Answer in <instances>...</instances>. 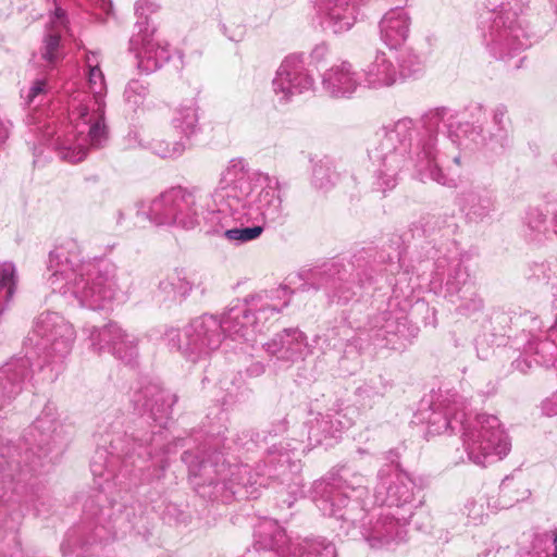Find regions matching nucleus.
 Returning <instances> with one entry per match:
<instances>
[{"label":"nucleus","mask_w":557,"mask_h":557,"mask_svg":"<svg viewBox=\"0 0 557 557\" xmlns=\"http://www.w3.org/2000/svg\"><path fill=\"white\" fill-rule=\"evenodd\" d=\"M392 54L398 71L401 73V79L417 75L424 70L426 57L412 47H406L399 51L392 50Z\"/></svg>","instance_id":"obj_33"},{"label":"nucleus","mask_w":557,"mask_h":557,"mask_svg":"<svg viewBox=\"0 0 557 557\" xmlns=\"http://www.w3.org/2000/svg\"><path fill=\"white\" fill-rule=\"evenodd\" d=\"M338 301H343V302H347L351 299L352 295L346 290H341L337 295H336Z\"/></svg>","instance_id":"obj_51"},{"label":"nucleus","mask_w":557,"mask_h":557,"mask_svg":"<svg viewBox=\"0 0 557 557\" xmlns=\"http://www.w3.org/2000/svg\"><path fill=\"white\" fill-rule=\"evenodd\" d=\"M370 387L368 385H363L361 387L358 388V394L360 397L364 398V397H369L370 396Z\"/></svg>","instance_id":"obj_52"},{"label":"nucleus","mask_w":557,"mask_h":557,"mask_svg":"<svg viewBox=\"0 0 557 557\" xmlns=\"http://www.w3.org/2000/svg\"><path fill=\"white\" fill-rule=\"evenodd\" d=\"M2 450V448L0 447V451Z\"/></svg>","instance_id":"obj_64"},{"label":"nucleus","mask_w":557,"mask_h":557,"mask_svg":"<svg viewBox=\"0 0 557 557\" xmlns=\"http://www.w3.org/2000/svg\"><path fill=\"white\" fill-rule=\"evenodd\" d=\"M164 440L162 432H153L152 435H149L145 438H136L134 453L138 455L139 458L147 456L149 458L153 457V451L160 446V443Z\"/></svg>","instance_id":"obj_36"},{"label":"nucleus","mask_w":557,"mask_h":557,"mask_svg":"<svg viewBox=\"0 0 557 557\" xmlns=\"http://www.w3.org/2000/svg\"><path fill=\"white\" fill-rule=\"evenodd\" d=\"M412 18L409 12L401 5L386 11L379 22L381 40L389 50H398L408 40L411 30Z\"/></svg>","instance_id":"obj_24"},{"label":"nucleus","mask_w":557,"mask_h":557,"mask_svg":"<svg viewBox=\"0 0 557 557\" xmlns=\"http://www.w3.org/2000/svg\"><path fill=\"white\" fill-rule=\"evenodd\" d=\"M133 401L137 408L149 412L153 421L163 428L170 418L176 396L157 384H148L136 392Z\"/></svg>","instance_id":"obj_23"},{"label":"nucleus","mask_w":557,"mask_h":557,"mask_svg":"<svg viewBox=\"0 0 557 557\" xmlns=\"http://www.w3.org/2000/svg\"><path fill=\"white\" fill-rule=\"evenodd\" d=\"M152 152L161 158H177L183 154L185 150V143L183 140H175L173 143L163 139H153L150 144Z\"/></svg>","instance_id":"obj_35"},{"label":"nucleus","mask_w":557,"mask_h":557,"mask_svg":"<svg viewBox=\"0 0 557 557\" xmlns=\"http://www.w3.org/2000/svg\"><path fill=\"white\" fill-rule=\"evenodd\" d=\"M18 271L14 262H0V309L7 311L18 288Z\"/></svg>","instance_id":"obj_32"},{"label":"nucleus","mask_w":557,"mask_h":557,"mask_svg":"<svg viewBox=\"0 0 557 557\" xmlns=\"http://www.w3.org/2000/svg\"><path fill=\"white\" fill-rule=\"evenodd\" d=\"M315 89V79L306 67L302 54L292 53L283 59L272 79V91L282 104Z\"/></svg>","instance_id":"obj_17"},{"label":"nucleus","mask_w":557,"mask_h":557,"mask_svg":"<svg viewBox=\"0 0 557 557\" xmlns=\"http://www.w3.org/2000/svg\"><path fill=\"white\" fill-rule=\"evenodd\" d=\"M553 557H557V534L553 539Z\"/></svg>","instance_id":"obj_58"},{"label":"nucleus","mask_w":557,"mask_h":557,"mask_svg":"<svg viewBox=\"0 0 557 557\" xmlns=\"http://www.w3.org/2000/svg\"><path fill=\"white\" fill-rule=\"evenodd\" d=\"M282 306L274 304L267 294H258L237 301L219 319L203 314L183 329H170L164 339L170 349L177 350L186 360L196 363L220 347L224 336L245 342H255L263 332L267 321L277 314Z\"/></svg>","instance_id":"obj_3"},{"label":"nucleus","mask_w":557,"mask_h":557,"mask_svg":"<svg viewBox=\"0 0 557 557\" xmlns=\"http://www.w3.org/2000/svg\"><path fill=\"white\" fill-rule=\"evenodd\" d=\"M124 455H125V456H127V457H129V458H131V456H132V454H131V451H129V450H126V451L124 453Z\"/></svg>","instance_id":"obj_60"},{"label":"nucleus","mask_w":557,"mask_h":557,"mask_svg":"<svg viewBox=\"0 0 557 557\" xmlns=\"http://www.w3.org/2000/svg\"><path fill=\"white\" fill-rule=\"evenodd\" d=\"M486 8L495 16L490 29L488 46L495 58L509 63L530 45L518 14L522 12L520 0H487Z\"/></svg>","instance_id":"obj_13"},{"label":"nucleus","mask_w":557,"mask_h":557,"mask_svg":"<svg viewBox=\"0 0 557 557\" xmlns=\"http://www.w3.org/2000/svg\"><path fill=\"white\" fill-rule=\"evenodd\" d=\"M466 399L457 393H447L442 395L441 399L434 403L430 408L426 418L428 434L440 435L450 430L460 431V422L466 418Z\"/></svg>","instance_id":"obj_19"},{"label":"nucleus","mask_w":557,"mask_h":557,"mask_svg":"<svg viewBox=\"0 0 557 557\" xmlns=\"http://www.w3.org/2000/svg\"><path fill=\"white\" fill-rule=\"evenodd\" d=\"M382 319L385 321V324L375 323L373 327L386 329V331L389 332L391 323H388V319L386 318L385 313L383 314Z\"/></svg>","instance_id":"obj_53"},{"label":"nucleus","mask_w":557,"mask_h":557,"mask_svg":"<svg viewBox=\"0 0 557 557\" xmlns=\"http://www.w3.org/2000/svg\"><path fill=\"white\" fill-rule=\"evenodd\" d=\"M541 410L546 417L557 416V392L542 401Z\"/></svg>","instance_id":"obj_46"},{"label":"nucleus","mask_w":557,"mask_h":557,"mask_svg":"<svg viewBox=\"0 0 557 557\" xmlns=\"http://www.w3.org/2000/svg\"><path fill=\"white\" fill-rule=\"evenodd\" d=\"M363 86L369 89L389 88L401 81V73L396 66L392 51H380L363 69Z\"/></svg>","instance_id":"obj_27"},{"label":"nucleus","mask_w":557,"mask_h":557,"mask_svg":"<svg viewBox=\"0 0 557 557\" xmlns=\"http://www.w3.org/2000/svg\"><path fill=\"white\" fill-rule=\"evenodd\" d=\"M159 290L164 294L165 298L177 295L176 289H175V282H174V280H171V278L161 281L159 283Z\"/></svg>","instance_id":"obj_47"},{"label":"nucleus","mask_w":557,"mask_h":557,"mask_svg":"<svg viewBox=\"0 0 557 557\" xmlns=\"http://www.w3.org/2000/svg\"><path fill=\"white\" fill-rule=\"evenodd\" d=\"M66 28L67 18L65 12L61 8L55 7L50 17L48 33L45 36L41 49V59L46 61L49 66H53L61 59L60 39Z\"/></svg>","instance_id":"obj_29"},{"label":"nucleus","mask_w":557,"mask_h":557,"mask_svg":"<svg viewBox=\"0 0 557 557\" xmlns=\"http://www.w3.org/2000/svg\"><path fill=\"white\" fill-rule=\"evenodd\" d=\"M47 283L53 293L73 297L90 310H110L126 301L127 290L115 270L96 260H85L81 244L65 239L50 251Z\"/></svg>","instance_id":"obj_4"},{"label":"nucleus","mask_w":557,"mask_h":557,"mask_svg":"<svg viewBox=\"0 0 557 557\" xmlns=\"http://www.w3.org/2000/svg\"><path fill=\"white\" fill-rule=\"evenodd\" d=\"M529 495H530L529 490L523 488V491H522V492H521L517 497H515V498H513V500H515V502H519V500H521V499L527 498Z\"/></svg>","instance_id":"obj_55"},{"label":"nucleus","mask_w":557,"mask_h":557,"mask_svg":"<svg viewBox=\"0 0 557 557\" xmlns=\"http://www.w3.org/2000/svg\"><path fill=\"white\" fill-rule=\"evenodd\" d=\"M367 479L358 472L344 471L339 476L317 481L313 492L318 508L323 515L342 523L355 525L370 513L372 499L368 494Z\"/></svg>","instance_id":"obj_9"},{"label":"nucleus","mask_w":557,"mask_h":557,"mask_svg":"<svg viewBox=\"0 0 557 557\" xmlns=\"http://www.w3.org/2000/svg\"><path fill=\"white\" fill-rule=\"evenodd\" d=\"M462 515L468 518L469 523H483L484 518L486 517L484 498L480 497L467 499L462 508Z\"/></svg>","instance_id":"obj_37"},{"label":"nucleus","mask_w":557,"mask_h":557,"mask_svg":"<svg viewBox=\"0 0 557 557\" xmlns=\"http://www.w3.org/2000/svg\"><path fill=\"white\" fill-rule=\"evenodd\" d=\"M221 30L231 41L234 42H239L245 37V27L239 24L232 23L227 25L223 23L221 24Z\"/></svg>","instance_id":"obj_41"},{"label":"nucleus","mask_w":557,"mask_h":557,"mask_svg":"<svg viewBox=\"0 0 557 557\" xmlns=\"http://www.w3.org/2000/svg\"><path fill=\"white\" fill-rule=\"evenodd\" d=\"M361 2H369L370 0H360ZM391 3H394L396 5H401L403 4H406L408 2V0H388Z\"/></svg>","instance_id":"obj_57"},{"label":"nucleus","mask_w":557,"mask_h":557,"mask_svg":"<svg viewBox=\"0 0 557 557\" xmlns=\"http://www.w3.org/2000/svg\"><path fill=\"white\" fill-rule=\"evenodd\" d=\"M84 333L88 335L89 348L96 354L108 349L125 364H133L138 358V338L115 322L102 327L86 325Z\"/></svg>","instance_id":"obj_18"},{"label":"nucleus","mask_w":557,"mask_h":557,"mask_svg":"<svg viewBox=\"0 0 557 557\" xmlns=\"http://www.w3.org/2000/svg\"><path fill=\"white\" fill-rule=\"evenodd\" d=\"M34 429L41 432L42 434H47L49 436H52L53 440L57 436V426L54 421L48 418V416H41L39 417L35 423Z\"/></svg>","instance_id":"obj_42"},{"label":"nucleus","mask_w":557,"mask_h":557,"mask_svg":"<svg viewBox=\"0 0 557 557\" xmlns=\"http://www.w3.org/2000/svg\"><path fill=\"white\" fill-rule=\"evenodd\" d=\"M175 282V289L177 295L186 297L196 285L195 277H177Z\"/></svg>","instance_id":"obj_44"},{"label":"nucleus","mask_w":557,"mask_h":557,"mask_svg":"<svg viewBox=\"0 0 557 557\" xmlns=\"http://www.w3.org/2000/svg\"><path fill=\"white\" fill-rule=\"evenodd\" d=\"M510 120L507 108L495 107L492 114V126L485 131L482 126L461 123L449 109H437L429 112L424 119V131L419 138L416 150V162L423 177H431L437 184L453 187L456 185L454 175L444 172L450 159L460 164V154L455 153L459 147L466 149L497 147L503 148L509 138Z\"/></svg>","instance_id":"obj_2"},{"label":"nucleus","mask_w":557,"mask_h":557,"mask_svg":"<svg viewBox=\"0 0 557 557\" xmlns=\"http://www.w3.org/2000/svg\"><path fill=\"white\" fill-rule=\"evenodd\" d=\"M148 94L149 88L145 82L132 79L125 87L124 101L129 110L136 111L144 104Z\"/></svg>","instance_id":"obj_34"},{"label":"nucleus","mask_w":557,"mask_h":557,"mask_svg":"<svg viewBox=\"0 0 557 557\" xmlns=\"http://www.w3.org/2000/svg\"><path fill=\"white\" fill-rule=\"evenodd\" d=\"M414 488L407 473L393 466L383 467L376 475L372 505L403 512V519H410L417 507Z\"/></svg>","instance_id":"obj_16"},{"label":"nucleus","mask_w":557,"mask_h":557,"mask_svg":"<svg viewBox=\"0 0 557 557\" xmlns=\"http://www.w3.org/2000/svg\"><path fill=\"white\" fill-rule=\"evenodd\" d=\"M213 200L222 208L219 219L223 222V228L211 232V235H222L235 245L259 238L263 227H232V222L243 223L260 215L264 221L274 223L284 213L280 180L268 173L250 171L243 158L230 160L221 171Z\"/></svg>","instance_id":"obj_1"},{"label":"nucleus","mask_w":557,"mask_h":557,"mask_svg":"<svg viewBox=\"0 0 557 557\" xmlns=\"http://www.w3.org/2000/svg\"><path fill=\"white\" fill-rule=\"evenodd\" d=\"M115 222L117 225L122 224L123 220H124V212L122 210H117L115 212Z\"/></svg>","instance_id":"obj_54"},{"label":"nucleus","mask_w":557,"mask_h":557,"mask_svg":"<svg viewBox=\"0 0 557 557\" xmlns=\"http://www.w3.org/2000/svg\"><path fill=\"white\" fill-rule=\"evenodd\" d=\"M349 333L350 330L346 326L332 330L326 335L327 345L333 349L344 350L345 354L348 352L347 348L351 346L348 338Z\"/></svg>","instance_id":"obj_39"},{"label":"nucleus","mask_w":557,"mask_h":557,"mask_svg":"<svg viewBox=\"0 0 557 557\" xmlns=\"http://www.w3.org/2000/svg\"><path fill=\"white\" fill-rule=\"evenodd\" d=\"M368 2L360 0H315V10L322 23L334 34L348 32L357 23L360 5Z\"/></svg>","instance_id":"obj_21"},{"label":"nucleus","mask_w":557,"mask_h":557,"mask_svg":"<svg viewBox=\"0 0 557 557\" xmlns=\"http://www.w3.org/2000/svg\"><path fill=\"white\" fill-rule=\"evenodd\" d=\"M247 372L251 376H259L260 374H262L264 372V367H263V364L257 362V363L251 364L247 369Z\"/></svg>","instance_id":"obj_49"},{"label":"nucleus","mask_w":557,"mask_h":557,"mask_svg":"<svg viewBox=\"0 0 557 557\" xmlns=\"http://www.w3.org/2000/svg\"><path fill=\"white\" fill-rule=\"evenodd\" d=\"M512 483H513V482H512L511 480H508V479L504 480V481L502 482V484H500V492H502L504 495L508 494V493L510 492V490H511V485H512Z\"/></svg>","instance_id":"obj_50"},{"label":"nucleus","mask_w":557,"mask_h":557,"mask_svg":"<svg viewBox=\"0 0 557 557\" xmlns=\"http://www.w3.org/2000/svg\"><path fill=\"white\" fill-rule=\"evenodd\" d=\"M30 356L13 357L0 367V408L15 397L32 376Z\"/></svg>","instance_id":"obj_26"},{"label":"nucleus","mask_w":557,"mask_h":557,"mask_svg":"<svg viewBox=\"0 0 557 557\" xmlns=\"http://www.w3.org/2000/svg\"><path fill=\"white\" fill-rule=\"evenodd\" d=\"M361 2H369L370 0H360ZM391 3H394L396 5H401L403 4H406L408 2V0H388Z\"/></svg>","instance_id":"obj_56"},{"label":"nucleus","mask_w":557,"mask_h":557,"mask_svg":"<svg viewBox=\"0 0 557 557\" xmlns=\"http://www.w3.org/2000/svg\"><path fill=\"white\" fill-rule=\"evenodd\" d=\"M76 331L63 315L54 311H45L34 321L32 333L26 338V347H32L41 359L39 368H50V379H55L70 356Z\"/></svg>","instance_id":"obj_10"},{"label":"nucleus","mask_w":557,"mask_h":557,"mask_svg":"<svg viewBox=\"0 0 557 557\" xmlns=\"http://www.w3.org/2000/svg\"><path fill=\"white\" fill-rule=\"evenodd\" d=\"M222 208L199 187H172L160 195L139 202L137 214L156 225H174L183 230L202 228L207 234L219 232L223 222L219 219Z\"/></svg>","instance_id":"obj_7"},{"label":"nucleus","mask_w":557,"mask_h":557,"mask_svg":"<svg viewBox=\"0 0 557 557\" xmlns=\"http://www.w3.org/2000/svg\"><path fill=\"white\" fill-rule=\"evenodd\" d=\"M159 8L156 0H138L135 4L138 32L129 39V51L135 54L137 69L146 74L160 69L171 57L168 42L156 36V27L149 22V15Z\"/></svg>","instance_id":"obj_14"},{"label":"nucleus","mask_w":557,"mask_h":557,"mask_svg":"<svg viewBox=\"0 0 557 557\" xmlns=\"http://www.w3.org/2000/svg\"><path fill=\"white\" fill-rule=\"evenodd\" d=\"M525 224L532 232V238H536L537 235L542 234L546 230L545 215L537 209H532L528 212L525 218Z\"/></svg>","instance_id":"obj_40"},{"label":"nucleus","mask_w":557,"mask_h":557,"mask_svg":"<svg viewBox=\"0 0 557 557\" xmlns=\"http://www.w3.org/2000/svg\"><path fill=\"white\" fill-rule=\"evenodd\" d=\"M4 312H5V311H3V310H1V309H0V317H1Z\"/></svg>","instance_id":"obj_62"},{"label":"nucleus","mask_w":557,"mask_h":557,"mask_svg":"<svg viewBox=\"0 0 557 557\" xmlns=\"http://www.w3.org/2000/svg\"><path fill=\"white\" fill-rule=\"evenodd\" d=\"M327 54H329L327 45L324 42L318 44L312 48V50L310 52L311 62L314 64L322 63L326 60Z\"/></svg>","instance_id":"obj_45"},{"label":"nucleus","mask_w":557,"mask_h":557,"mask_svg":"<svg viewBox=\"0 0 557 557\" xmlns=\"http://www.w3.org/2000/svg\"><path fill=\"white\" fill-rule=\"evenodd\" d=\"M297 448L290 444L274 445L268 455L267 461L260 471L255 474L248 465H231L221 453L205 451L195 455L185 451L182 460L187 465L189 476L201 496L218 497L223 491L232 495L248 486H268L269 480L280 479L287 481L300 471L301 465Z\"/></svg>","instance_id":"obj_5"},{"label":"nucleus","mask_w":557,"mask_h":557,"mask_svg":"<svg viewBox=\"0 0 557 557\" xmlns=\"http://www.w3.org/2000/svg\"><path fill=\"white\" fill-rule=\"evenodd\" d=\"M263 346L269 355L286 362L305 359L311 354L307 337L298 329H286Z\"/></svg>","instance_id":"obj_25"},{"label":"nucleus","mask_w":557,"mask_h":557,"mask_svg":"<svg viewBox=\"0 0 557 557\" xmlns=\"http://www.w3.org/2000/svg\"><path fill=\"white\" fill-rule=\"evenodd\" d=\"M324 92L334 99H349L363 86L360 73L351 63L344 61L334 64L321 75Z\"/></svg>","instance_id":"obj_22"},{"label":"nucleus","mask_w":557,"mask_h":557,"mask_svg":"<svg viewBox=\"0 0 557 557\" xmlns=\"http://www.w3.org/2000/svg\"><path fill=\"white\" fill-rule=\"evenodd\" d=\"M199 107L195 99L178 104L171 119L172 127L183 137L189 138L199 131Z\"/></svg>","instance_id":"obj_30"},{"label":"nucleus","mask_w":557,"mask_h":557,"mask_svg":"<svg viewBox=\"0 0 557 557\" xmlns=\"http://www.w3.org/2000/svg\"><path fill=\"white\" fill-rule=\"evenodd\" d=\"M351 424L349 418L342 411L327 410L325 413H318L309 420L308 437L313 444L326 446L331 445L329 441L341 437L344 430Z\"/></svg>","instance_id":"obj_28"},{"label":"nucleus","mask_w":557,"mask_h":557,"mask_svg":"<svg viewBox=\"0 0 557 557\" xmlns=\"http://www.w3.org/2000/svg\"><path fill=\"white\" fill-rule=\"evenodd\" d=\"M522 60L523 59L520 58L517 61H515L512 64H509V66L512 67V69H519L521 66Z\"/></svg>","instance_id":"obj_59"},{"label":"nucleus","mask_w":557,"mask_h":557,"mask_svg":"<svg viewBox=\"0 0 557 557\" xmlns=\"http://www.w3.org/2000/svg\"><path fill=\"white\" fill-rule=\"evenodd\" d=\"M445 289L449 300L458 304L457 309L461 314L470 315L482 308V300L478 296L475 285L467 268L460 262L450 270Z\"/></svg>","instance_id":"obj_20"},{"label":"nucleus","mask_w":557,"mask_h":557,"mask_svg":"<svg viewBox=\"0 0 557 557\" xmlns=\"http://www.w3.org/2000/svg\"><path fill=\"white\" fill-rule=\"evenodd\" d=\"M426 115H423L420 122L413 144L411 143V135L414 125L410 119H401L375 134L368 153L370 160L376 166V185L383 193L396 186L397 175L407 164H411L414 175L421 182L432 181L437 183L431 177H423L416 162L417 144L424 131Z\"/></svg>","instance_id":"obj_8"},{"label":"nucleus","mask_w":557,"mask_h":557,"mask_svg":"<svg viewBox=\"0 0 557 557\" xmlns=\"http://www.w3.org/2000/svg\"><path fill=\"white\" fill-rule=\"evenodd\" d=\"M253 547L247 557H336L335 545L324 537L292 542L273 519L258 522L253 533Z\"/></svg>","instance_id":"obj_11"},{"label":"nucleus","mask_w":557,"mask_h":557,"mask_svg":"<svg viewBox=\"0 0 557 557\" xmlns=\"http://www.w3.org/2000/svg\"><path fill=\"white\" fill-rule=\"evenodd\" d=\"M47 91V83L44 79H37L33 83L32 87L26 95L28 103L35 102L39 97L45 95Z\"/></svg>","instance_id":"obj_43"},{"label":"nucleus","mask_w":557,"mask_h":557,"mask_svg":"<svg viewBox=\"0 0 557 557\" xmlns=\"http://www.w3.org/2000/svg\"><path fill=\"white\" fill-rule=\"evenodd\" d=\"M460 432L468 459L479 466L498 461L511 449L510 438L496 416L482 413L472 420L465 419Z\"/></svg>","instance_id":"obj_12"},{"label":"nucleus","mask_w":557,"mask_h":557,"mask_svg":"<svg viewBox=\"0 0 557 557\" xmlns=\"http://www.w3.org/2000/svg\"><path fill=\"white\" fill-rule=\"evenodd\" d=\"M88 91H76L69 103L71 129L58 135L54 148L67 162L85 159L89 147H101L108 139L104 122L107 84L100 69V55L96 51L85 54Z\"/></svg>","instance_id":"obj_6"},{"label":"nucleus","mask_w":557,"mask_h":557,"mask_svg":"<svg viewBox=\"0 0 557 557\" xmlns=\"http://www.w3.org/2000/svg\"><path fill=\"white\" fill-rule=\"evenodd\" d=\"M463 200L468 207V213L481 220L494 210V196L487 188L473 186L465 193Z\"/></svg>","instance_id":"obj_31"},{"label":"nucleus","mask_w":557,"mask_h":557,"mask_svg":"<svg viewBox=\"0 0 557 557\" xmlns=\"http://www.w3.org/2000/svg\"><path fill=\"white\" fill-rule=\"evenodd\" d=\"M478 557H540V555L531 550L519 552L517 547H495V545L491 544L479 553Z\"/></svg>","instance_id":"obj_38"},{"label":"nucleus","mask_w":557,"mask_h":557,"mask_svg":"<svg viewBox=\"0 0 557 557\" xmlns=\"http://www.w3.org/2000/svg\"><path fill=\"white\" fill-rule=\"evenodd\" d=\"M158 463L160 465V467H164V461L163 460L158 461Z\"/></svg>","instance_id":"obj_61"},{"label":"nucleus","mask_w":557,"mask_h":557,"mask_svg":"<svg viewBox=\"0 0 557 557\" xmlns=\"http://www.w3.org/2000/svg\"><path fill=\"white\" fill-rule=\"evenodd\" d=\"M371 511L372 519L369 523H366L363 518L355 525L342 523L341 529L346 535L359 529L370 547L375 549H394L407 541V524L410 519H403V512L380 507L377 509L370 507Z\"/></svg>","instance_id":"obj_15"},{"label":"nucleus","mask_w":557,"mask_h":557,"mask_svg":"<svg viewBox=\"0 0 557 557\" xmlns=\"http://www.w3.org/2000/svg\"><path fill=\"white\" fill-rule=\"evenodd\" d=\"M10 122L0 117V145H2L9 137Z\"/></svg>","instance_id":"obj_48"},{"label":"nucleus","mask_w":557,"mask_h":557,"mask_svg":"<svg viewBox=\"0 0 557 557\" xmlns=\"http://www.w3.org/2000/svg\"><path fill=\"white\" fill-rule=\"evenodd\" d=\"M555 162L557 163V154H555Z\"/></svg>","instance_id":"obj_63"}]
</instances>
